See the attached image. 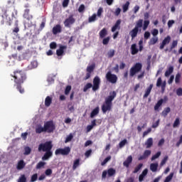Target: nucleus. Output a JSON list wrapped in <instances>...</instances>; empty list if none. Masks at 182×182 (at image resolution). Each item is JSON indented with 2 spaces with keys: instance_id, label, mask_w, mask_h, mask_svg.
I'll return each mask as SVG.
<instances>
[{
  "instance_id": "20e7f679",
  "label": "nucleus",
  "mask_w": 182,
  "mask_h": 182,
  "mask_svg": "<svg viewBox=\"0 0 182 182\" xmlns=\"http://www.w3.org/2000/svg\"><path fill=\"white\" fill-rule=\"evenodd\" d=\"M90 88H92L93 92H96L100 89V77L99 76L94 77L92 84L91 82L87 83L83 88V92H87Z\"/></svg>"
},
{
  "instance_id": "6ab92c4d",
  "label": "nucleus",
  "mask_w": 182,
  "mask_h": 182,
  "mask_svg": "<svg viewBox=\"0 0 182 182\" xmlns=\"http://www.w3.org/2000/svg\"><path fill=\"white\" fill-rule=\"evenodd\" d=\"M150 154H151V151L145 150L143 155L139 156L138 160H139V161L144 160V159H147V157H149V156H150Z\"/></svg>"
},
{
  "instance_id": "cd10ccee",
  "label": "nucleus",
  "mask_w": 182,
  "mask_h": 182,
  "mask_svg": "<svg viewBox=\"0 0 182 182\" xmlns=\"http://www.w3.org/2000/svg\"><path fill=\"white\" fill-rule=\"evenodd\" d=\"M145 146L146 149H150L153 146V138H149L145 142Z\"/></svg>"
},
{
  "instance_id": "ea45409f",
  "label": "nucleus",
  "mask_w": 182,
  "mask_h": 182,
  "mask_svg": "<svg viewBox=\"0 0 182 182\" xmlns=\"http://www.w3.org/2000/svg\"><path fill=\"white\" fill-rule=\"evenodd\" d=\"M14 25L16 27L13 29V33L15 35V33H18V32H19V26H18V21H16Z\"/></svg>"
},
{
  "instance_id": "9b49d317",
  "label": "nucleus",
  "mask_w": 182,
  "mask_h": 182,
  "mask_svg": "<svg viewBox=\"0 0 182 182\" xmlns=\"http://www.w3.org/2000/svg\"><path fill=\"white\" fill-rule=\"evenodd\" d=\"M108 174V177H113V176L116 175V169L113 168H109L107 171H102V178H106Z\"/></svg>"
},
{
  "instance_id": "338daca9",
  "label": "nucleus",
  "mask_w": 182,
  "mask_h": 182,
  "mask_svg": "<svg viewBox=\"0 0 182 182\" xmlns=\"http://www.w3.org/2000/svg\"><path fill=\"white\" fill-rule=\"evenodd\" d=\"M177 96H182V88L179 87L176 90Z\"/></svg>"
},
{
  "instance_id": "de8ad7c7",
  "label": "nucleus",
  "mask_w": 182,
  "mask_h": 182,
  "mask_svg": "<svg viewBox=\"0 0 182 182\" xmlns=\"http://www.w3.org/2000/svg\"><path fill=\"white\" fill-rule=\"evenodd\" d=\"M161 156V152L158 151L155 155H153L151 157V161L156 160V159H159Z\"/></svg>"
},
{
  "instance_id": "0eeeda50",
  "label": "nucleus",
  "mask_w": 182,
  "mask_h": 182,
  "mask_svg": "<svg viewBox=\"0 0 182 182\" xmlns=\"http://www.w3.org/2000/svg\"><path fill=\"white\" fill-rule=\"evenodd\" d=\"M143 68V65L140 63H136L133 67L131 68L129 70V75L132 77L136 75V73H139L140 70H141Z\"/></svg>"
},
{
  "instance_id": "8fccbe9b",
  "label": "nucleus",
  "mask_w": 182,
  "mask_h": 182,
  "mask_svg": "<svg viewBox=\"0 0 182 182\" xmlns=\"http://www.w3.org/2000/svg\"><path fill=\"white\" fill-rule=\"evenodd\" d=\"M109 42H110V37L108 36L107 38H103L102 44L103 45H109Z\"/></svg>"
},
{
  "instance_id": "864d4df0",
  "label": "nucleus",
  "mask_w": 182,
  "mask_h": 182,
  "mask_svg": "<svg viewBox=\"0 0 182 182\" xmlns=\"http://www.w3.org/2000/svg\"><path fill=\"white\" fill-rule=\"evenodd\" d=\"M181 77V75L180 73H177L175 77V82L180 83V78Z\"/></svg>"
},
{
  "instance_id": "b1692460",
  "label": "nucleus",
  "mask_w": 182,
  "mask_h": 182,
  "mask_svg": "<svg viewBox=\"0 0 182 182\" xmlns=\"http://www.w3.org/2000/svg\"><path fill=\"white\" fill-rule=\"evenodd\" d=\"M107 35V29L106 28H102L100 33L99 36L100 39L105 38V37Z\"/></svg>"
},
{
  "instance_id": "4468645a",
  "label": "nucleus",
  "mask_w": 182,
  "mask_h": 182,
  "mask_svg": "<svg viewBox=\"0 0 182 182\" xmlns=\"http://www.w3.org/2000/svg\"><path fill=\"white\" fill-rule=\"evenodd\" d=\"M68 49V46H60L59 49L56 50L57 56H63V53H65V50Z\"/></svg>"
},
{
  "instance_id": "603ef678",
  "label": "nucleus",
  "mask_w": 182,
  "mask_h": 182,
  "mask_svg": "<svg viewBox=\"0 0 182 182\" xmlns=\"http://www.w3.org/2000/svg\"><path fill=\"white\" fill-rule=\"evenodd\" d=\"M38 180V173H34L31 176V182H35Z\"/></svg>"
},
{
  "instance_id": "a878e982",
  "label": "nucleus",
  "mask_w": 182,
  "mask_h": 182,
  "mask_svg": "<svg viewBox=\"0 0 182 182\" xmlns=\"http://www.w3.org/2000/svg\"><path fill=\"white\" fill-rule=\"evenodd\" d=\"M46 133L45 131V127H42L41 125H38L36 128V133H37V134H41V133Z\"/></svg>"
},
{
  "instance_id": "49530a36",
  "label": "nucleus",
  "mask_w": 182,
  "mask_h": 182,
  "mask_svg": "<svg viewBox=\"0 0 182 182\" xmlns=\"http://www.w3.org/2000/svg\"><path fill=\"white\" fill-rule=\"evenodd\" d=\"M158 41H159V38H151V40L149 41V45H156V43H157Z\"/></svg>"
},
{
  "instance_id": "4be33fe9",
  "label": "nucleus",
  "mask_w": 182,
  "mask_h": 182,
  "mask_svg": "<svg viewBox=\"0 0 182 182\" xmlns=\"http://www.w3.org/2000/svg\"><path fill=\"white\" fill-rule=\"evenodd\" d=\"M147 173H149V170L147 168H145L141 174L139 175V181L141 182L143 181V180H144V177H146L147 176Z\"/></svg>"
},
{
  "instance_id": "6e6552de",
  "label": "nucleus",
  "mask_w": 182,
  "mask_h": 182,
  "mask_svg": "<svg viewBox=\"0 0 182 182\" xmlns=\"http://www.w3.org/2000/svg\"><path fill=\"white\" fill-rule=\"evenodd\" d=\"M105 78L107 82H109V83H112V85L117 83V75H116V74H112V71H108L106 73Z\"/></svg>"
},
{
  "instance_id": "f3484780",
  "label": "nucleus",
  "mask_w": 182,
  "mask_h": 182,
  "mask_svg": "<svg viewBox=\"0 0 182 182\" xmlns=\"http://www.w3.org/2000/svg\"><path fill=\"white\" fill-rule=\"evenodd\" d=\"M25 166H26V163H25L23 159H21L18 161L16 165V168L18 170H23V168H25Z\"/></svg>"
},
{
  "instance_id": "c756f323",
  "label": "nucleus",
  "mask_w": 182,
  "mask_h": 182,
  "mask_svg": "<svg viewBox=\"0 0 182 182\" xmlns=\"http://www.w3.org/2000/svg\"><path fill=\"white\" fill-rule=\"evenodd\" d=\"M50 105H52V97H50V96H47L45 100V106L46 107H49Z\"/></svg>"
},
{
  "instance_id": "aec40b11",
  "label": "nucleus",
  "mask_w": 182,
  "mask_h": 182,
  "mask_svg": "<svg viewBox=\"0 0 182 182\" xmlns=\"http://www.w3.org/2000/svg\"><path fill=\"white\" fill-rule=\"evenodd\" d=\"M30 12H31V10H29V9H26L24 11L23 18H25L26 19H28V21H31V19L33 18V16H32V15L30 14Z\"/></svg>"
},
{
  "instance_id": "f8f14e48",
  "label": "nucleus",
  "mask_w": 182,
  "mask_h": 182,
  "mask_svg": "<svg viewBox=\"0 0 182 182\" xmlns=\"http://www.w3.org/2000/svg\"><path fill=\"white\" fill-rule=\"evenodd\" d=\"M8 12H9V11L6 9V8L0 7V18H1V25H4L5 23V21H4V15H5L6 18H8Z\"/></svg>"
},
{
  "instance_id": "412c9836",
  "label": "nucleus",
  "mask_w": 182,
  "mask_h": 182,
  "mask_svg": "<svg viewBox=\"0 0 182 182\" xmlns=\"http://www.w3.org/2000/svg\"><path fill=\"white\" fill-rule=\"evenodd\" d=\"M131 53L132 55H137V53H139L136 43H134L131 46Z\"/></svg>"
},
{
  "instance_id": "0e129e2a",
  "label": "nucleus",
  "mask_w": 182,
  "mask_h": 182,
  "mask_svg": "<svg viewBox=\"0 0 182 182\" xmlns=\"http://www.w3.org/2000/svg\"><path fill=\"white\" fill-rule=\"evenodd\" d=\"M149 133H151V128H148V129L143 133V137H146Z\"/></svg>"
},
{
  "instance_id": "bf43d9fd",
  "label": "nucleus",
  "mask_w": 182,
  "mask_h": 182,
  "mask_svg": "<svg viewBox=\"0 0 182 182\" xmlns=\"http://www.w3.org/2000/svg\"><path fill=\"white\" fill-rule=\"evenodd\" d=\"M52 173H53V171L50 168H48L45 171V174L46 176H52Z\"/></svg>"
},
{
  "instance_id": "39448f33",
  "label": "nucleus",
  "mask_w": 182,
  "mask_h": 182,
  "mask_svg": "<svg viewBox=\"0 0 182 182\" xmlns=\"http://www.w3.org/2000/svg\"><path fill=\"white\" fill-rule=\"evenodd\" d=\"M141 28H143V19H139L136 21L135 27L129 32L132 41L137 37L139 32H141Z\"/></svg>"
},
{
  "instance_id": "c85d7f7f",
  "label": "nucleus",
  "mask_w": 182,
  "mask_h": 182,
  "mask_svg": "<svg viewBox=\"0 0 182 182\" xmlns=\"http://www.w3.org/2000/svg\"><path fill=\"white\" fill-rule=\"evenodd\" d=\"M157 168H159V164L155 163V164H150V170L153 173H156V171H157Z\"/></svg>"
},
{
  "instance_id": "a211bd4d",
  "label": "nucleus",
  "mask_w": 182,
  "mask_h": 182,
  "mask_svg": "<svg viewBox=\"0 0 182 182\" xmlns=\"http://www.w3.org/2000/svg\"><path fill=\"white\" fill-rule=\"evenodd\" d=\"M156 86L157 87H160L161 86V90L162 92H164V90L166 89V82H164L162 84L161 77H159L156 82Z\"/></svg>"
},
{
  "instance_id": "13d9d810",
  "label": "nucleus",
  "mask_w": 182,
  "mask_h": 182,
  "mask_svg": "<svg viewBox=\"0 0 182 182\" xmlns=\"http://www.w3.org/2000/svg\"><path fill=\"white\" fill-rule=\"evenodd\" d=\"M73 139V135L70 134L67 138L65 139V143H69V141H71L72 139Z\"/></svg>"
},
{
  "instance_id": "3c124183",
  "label": "nucleus",
  "mask_w": 182,
  "mask_h": 182,
  "mask_svg": "<svg viewBox=\"0 0 182 182\" xmlns=\"http://www.w3.org/2000/svg\"><path fill=\"white\" fill-rule=\"evenodd\" d=\"M70 90H72V86L68 85L65 90V95H69V93H70Z\"/></svg>"
},
{
  "instance_id": "7ed1b4c3",
  "label": "nucleus",
  "mask_w": 182,
  "mask_h": 182,
  "mask_svg": "<svg viewBox=\"0 0 182 182\" xmlns=\"http://www.w3.org/2000/svg\"><path fill=\"white\" fill-rule=\"evenodd\" d=\"M116 92L113 91L109 93V95L105 98V101L102 105V113H106L107 112H110L112 110V106L113 105L112 102L116 97Z\"/></svg>"
},
{
  "instance_id": "37998d69",
  "label": "nucleus",
  "mask_w": 182,
  "mask_h": 182,
  "mask_svg": "<svg viewBox=\"0 0 182 182\" xmlns=\"http://www.w3.org/2000/svg\"><path fill=\"white\" fill-rule=\"evenodd\" d=\"M126 144H127V139H124V140L121 141L119 144V149H122V147H124V146H126Z\"/></svg>"
},
{
  "instance_id": "2f4dec72",
  "label": "nucleus",
  "mask_w": 182,
  "mask_h": 182,
  "mask_svg": "<svg viewBox=\"0 0 182 182\" xmlns=\"http://www.w3.org/2000/svg\"><path fill=\"white\" fill-rule=\"evenodd\" d=\"M163 103H164V100L163 99L159 100L154 106V110H158L159 109H160Z\"/></svg>"
},
{
  "instance_id": "423d86ee",
  "label": "nucleus",
  "mask_w": 182,
  "mask_h": 182,
  "mask_svg": "<svg viewBox=\"0 0 182 182\" xmlns=\"http://www.w3.org/2000/svg\"><path fill=\"white\" fill-rule=\"evenodd\" d=\"M43 126L46 133H53L56 129V126L55 125V123H53V121H48L44 123Z\"/></svg>"
},
{
  "instance_id": "052dcab7",
  "label": "nucleus",
  "mask_w": 182,
  "mask_h": 182,
  "mask_svg": "<svg viewBox=\"0 0 182 182\" xmlns=\"http://www.w3.org/2000/svg\"><path fill=\"white\" fill-rule=\"evenodd\" d=\"M159 124H160V119H158L155 123H154L151 126L152 129H156L159 127Z\"/></svg>"
},
{
  "instance_id": "69168bd1",
  "label": "nucleus",
  "mask_w": 182,
  "mask_h": 182,
  "mask_svg": "<svg viewBox=\"0 0 182 182\" xmlns=\"http://www.w3.org/2000/svg\"><path fill=\"white\" fill-rule=\"evenodd\" d=\"M108 56L109 58H113L114 56V50H110L108 52Z\"/></svg>"
},
{
  "instance_id": "4d7b16f0",
  "label": "nucleus",
  "mask_w": 182,
  "mask_h": 182,
  "mask_svg": "<svg viewBox=\"0 0 182 182\" xmlns=\"http://www.w3.org/2000/svg\"><path fill=\"white\" fill-rule=\"evenodd\" d=\"M24 150H25L24 154H26V156H28V154H31V149L29 146H26L24 149Z\"/></svg>"
},
{
  "instance_id": "c03bdc74",
  "label": "nucleus",
  "mask_w": 182,
  "mask_h": 182,
  "mask_svg": "<svg viewBox=\"0 0 182 182\" xmlns=\"http://www.w3.org/2000/svg\"><path fill=\"white\" fill-rule=\"evenodd\" d=\"M149 25H150V21L146 20L144 21V26H143V31H146L147 28L149 27Z\"/></svg>"
},
{
  "instance_id": "473e14b6",
  "label": "nucleus",
  "mask_w": 182,
  "mask_h": 182,
  "mask_svg": "<svg viewBox=\"0 0 182 182\" xmlns=\"http://www.w3.org/2000/svg\"><path fill=\"white\" fill-rule=\"evenodd\" d=\"M129 6H130L129 1H126V3L122 5V11L124 13H126L127 11H129Z\"/></svg>"
},
{
  "instance_id": "bb28decb",
  "label": "nucleus",
  "mask_w": 182,
  "mask_h": 182,
  "mask_svg": "<svg viewBox=\"0 0 182 182\" xmlns=\"http://www.w3.org/2000/svg\"><path fill=\"white\" fill-rule=\"evenodd\" d=\"M173 72H174V67L170 66L165 72L166 77H168V76H170Z\"/></svg>"
},
{
  "instance_id": "f03ea898",
  "label": "nucleus",
  "mask_w": 182,
  "mask_h": 182,
  "mask_svg": "<svg viewBox=\"0 0 182 182\" xmlns=\"http://www.w3.org/2000/svg\"><path fill=\"white\" fill-rule=\"evenodd\" d=\"M53 145L52 144V141H48L45 143H41L38 145V151H43L45 154L42 156V160L46 161V160H49L50 157L53 156V152L52 151V149Z\"/></svg>"
},
{
  "instance_id": "680f3d73",
  "label": "nucleus",
  "mask_w": 182,
  "mask_h": 182,
  "mask_svg": "<svg viewBox=\"0 0 182 182\" xmlns=\"http://www.w3.org/2000/svg\"><path fill=\"white\" fill-rule=\"evenodd\" d=\"M85 9V7L84 4H81L78 8V12H80V14H82V12H83Z\"/></svg>"
},
{
  "instance_id": "9d476101",
  "label": "nucleus",
  "mask_w": 182,
  "mask_h": 182,
  "mask_svg": "<svg viewBox=\"0 0 182 182\" xmlns=\"http://www.w3.org/2000/svg\"><path fill=\"white\" fill-rule=\"evenodd\" d=\"M75 22L76 19L73 17V15H70L64 21L63 23L65 28H71Z\"/></svg>"
},
{
  "instance_id": "774afa93",
  "label": "nucleus",
  "mask_w": 182,
  "mask_h": 182,
  "mask_svg": "<svg viewBox=\"0 0 182 182\" xmlns=\"http://www.w3.org/2000/svg\"><path fill=\"white\" fill-rule=\"evenodd\" d=\"M180 144H182V134L181 135L178 141L176 143V147H180Z\"/></svg>"
},
{
  "instance_id": "58836bf2",
  "label": "nucleus",
  "mask_w": 182,
  "mask_h": 182,
  "mask_svg": "<svg viewBox=\"0 0 182 182\" xmlns=\"http://www.w3.org/2000/svg\"><path fill=\"white\" fill-rule=\"evenodd\" d=\"M174 176L173 173H171L166 178H165L164 182H170L173 180V176Z\"/></svg>"
},
{
  "instance_id": "f257e3e1",
  "label": "nucleus",
  "mask_w": 182,
  "mask_h": 182,
  "mask_svg": "<svg viewBox=\"0 0 182 182\" xmlns=\"http://www.w3.org/2000/svg\"><path fill=\"white\" fill-rule=\"evenodd\" d=\"M11 77L14 78V86H16L19 93L23 95L25 93V89L22 87V85L25 83L26 79H28V76L26 75V73L22 70H15L12 74H11Z\"/></svg>"
},
{
  "instance_id": "6e6d98bb",
  "label": "nucleus",
  "mask_w": 182,
  "mask_h": 182,
  "mask_svg": "<svg viewBox=\"0 0 182 182\" xmlns=\"http://www.w3.org/2000/svg\"><path fill=\"white\" fill-rule=\"evenodd\" d=\"M58 48V44L55 42H51L50 43V49H56Z\"/></svg>"
},
{
  "instance_id": "dca6fc26",
  "label": "nucleus",
  "mask_w": 182,
  "mask_h": 182,
  "mask_svg": "<svg viewBox=\"0 0 182 182\" xmlns=\"http://www.w3.org/2000/svg\"><path fill=\"white\" fill-rule=\"evenodd\" d=\"M120 23H122V20L118 19L115 24L112 26L111 31L112 32H116V31H119L120 30Z\"/></svg>"
},
{
  "instance_id": "393cba45",
  "label": "nucleus",
  "mask_w": 182,
  "mask_h": 182,
  "mask_svg": "<svg viewBox=\"0 0 182 182\" xmlns=\"http://www.w3.org/2000/svg\"><path fill=\"white\" fill-rule=\"evenodd\" d=\"M153 89V84H151L149 87L145 91V94L144 95V99L149 97V95L151 92V90Z\"/></svg>"
},
{
  "instance_id": "a19ab883",
  "label": "nucleus",
  "mask_w": 182,
  "mask_h": 182,
  "mask_svg": "<svg viewBox=\"0 0 182 182\" xmlns=\"http://www.w3.org/2000/svg\"><path fill=\"white\" fill-rule=\"evenodd\" d=\"M141 167H143V164H139L133 171L134 174H136V173H139Z\"/></svg>"
},
{
  "instance_id": "5701e85b",
  "label": "nucleus",
  "mask_w": 182,
  "mask_h": 182,
  "mask_svg": "<svg viewBox=\"0 0 182 182\" xmlns=\"http://www.w3.org/2000/svg\"><path fill=\"white\" fill-rule=\"evenodd\" d=\"M132 161H133V157L132 156H129L127 157V160L124 161L123 165L125 167H129L130 166Z\"/></svg>"
},
{
  "instance_id": "79ce46f5",
  "label": "nucleus",
  "mask_w": 182,
  "mask_h": 182,
  "mask_svg": "<svg viewBox=\"0 0 182 182\" xmlns=\"http://www.w3.org/2000/svg\"><path fill=\"white\" fill-rule=\"evenodd\" d=\"M180 126V118H176L173 122V127H178Z\"/></svg>"
},
{
  "instance_id": "e433bc0d",
  "label": "nucleus",
  "mask_w": 182,
  "mask_h": 182,
  "mask_svg": "<svg viewBox=\"0 0 182 182\" xmlns=\"http://www.w3.org/2000/svg\"><path fill=\"white\" fill-rule=\"evenodd\" d=\"M178 44V41H177V40H174L171 45L169 52H171V50H173L174 48H176Z\"/></svg>"
},
{
  "instance_id": "72a5a7b5",
  "label": "nucleus",
  "mask_w": 182,
  "mask_h": 182,
  "mask_svg": "<svg viewBox=\"0 0 182 182\" xmlns=\"http://www.w3.org/2000/svg\"><path fill=\"white\" fill-rule=\"evenodd\" d=\"M170 112H171V109H170V107H168L163 110L161 114L162 116H164V117H167V114H168Z\"/></svg>"
},
{
  "instance_id": "5fc2aeb1",
  "label": "nucleus",
  "mask_w": 182,
  "mask_h": 182,
  "mask_svg": "<svg viewBox=\"0 0 182 182\" xmlns=\"http://www.w3.org/2000/svg\"><path fill=\"white\" fill-rule=\"evenodd\" d=\"M102 14H103V8L100 7L97 12V16L100 18V16H102Z\"/></svg>"
},
{
  "instance_id": "1a4fd4ad",
  "label": "nucleus",
  "mask_w": 182,
  "mask_h": 182,
  "mask_svg": "<svg viewBox=\"0 0 182 182\" xmlns=\"http://www.w3.org/2000/svg\"><path fill=\"white\" fill-rule=\"evenodd\" d=\"M70 153V147L65 146L63 149L59 148L57 149L55 151V156H68V154Z\"/></svg>"
},
{
  "instance_id": "e2e57ef3",
  "label": "nucleus",
  "mask_w": 182,
  "mask_h": 182,
  "mask_svg": "<svg viewBox=\"0 0 182 182\" xmlns=\"http://www.w3.org/2000/svg\"><path fill=\"white\" fill-rule=\"evenodd\" d=\"M122 12V9L120 8L116 9L114 11L115 16H119L120 15V13Z\"/></svg>"
},
{
  "instance_id": "2eb2a0df",
  "label": "nucleus",
  "mask_w": 182,
  "mask_h": 182,
  "mask_svg": "<svg viewBox=\"0 0 182 182\" xmlns=\"http://www.w3.org/2000/svg\"><path fill=\"white\" fill-rule=\"evenodd\" d=\"M52 32L53 35H58V33H60V32H62V26L60 24H57L53 28Z\"/></svg>"
},
{
  "instance_id": "ddd939ff",
  "label": "nucleus",
  "mask_w": 182,
  "mask_h": 182,
  "mask_svg": "<svg viewBox=\"0 0 182 182\" xmlns=\"http://www.w3.org/2000/svg\"><path fill=\"white\" fill-rule=\"evenodd\" d=\"M171 41V37L170 36H166L163 40L162 43L160 44L159 49L161 50L164 49V46H166V45H168Z\"/></svg>"
},
{
  "instance_id": "a18cd8bd",
  "label": "nucleus",
  "mask_w": 182,
  "mask_h": 182,
  "mask_svg": "<svg viewBox=\"0 0 182 182\" xmlns=\"http://www.w3.org/2000/svg\"><path fill=\"white\" fill-rule=\"evenodd\" d=\"M93 70H95V65H91L87 67V72L88 73H92V72H93Z\"/></svg>"
},
{
  "instance_id": "7c9ffc66",
  "label": "nucleus",
  "mask_w": 182,
  "mask_h": 182,
  "mask_svg": "<svg viewBox=\"0 0 182 182\" xmlns=\"http://www.w3.org/2000/svg\"><path fill=\"white\" fill-rule=\"evenodd\" d=\"M99 114V107H95L90 114L91 119H93L95 116H97Z\"/></svg>"
},
{
  "instance_id": "09e8293b",
  "label": "nucleus",
  "mask_w": 182,
  "mask_h": 182,
  "mask_svg": "<svg viewBox=\"0 0 182 182\" xmlns=\"http://www.w3.org/2000/svg\"><path fill=\"white\" fill-rule=\"evenodd\" d=\"M18 182H26V176L25 174H23L19 177Z\"/></svg>"
},
{
  "instance_id": "4c0bfd02",
  "label": "nucleus",
  "mask_w": 182,
  "mask_h": 182,
  "mask_svg": "<svg viewBox=\"0 0 182 182\" xmlns=\"http://www.w3.org/2000/svg\"><path fill=\"white\" fill-rule=\"evenodd\" d=\"M46 164V162H43V161H40L37 164L36 166V168L37 170H39L40 168H42V167H44L45 165Z\"/></svg>"
},
{
  "instance_id": "c9c22d12",
  "label": "nucleus",
  "mask_w": 182,
  "mask_h": 182,
  "mask_svg": "<svg viewBox=\"0 0 182 182\" xmlns=\"http://www.w3.org/2000/svg\"><path fill=\"white\" fill-rule=\"evenodd\" d=\"M97 19L96 14H92L91 16L88 18L89 23H92V22H95Z\"/></svg>"
},
{
  "instance_id": "f704fd0d",
  "label": "nucleus",
  "mask_w": 182,
  "mask_h": 182,
  "mask_svg": "<svg viewBox=\"0 0 182 182\" xmlns=\"http://www.w3.org/2000/svg\"><path fill=\"white\" fill-rule=\"evenodd\" d=\"M80 164V159L75 160L73 165V170H76V168H77V167H79Z\"/></svg>"
}]
</instances>
